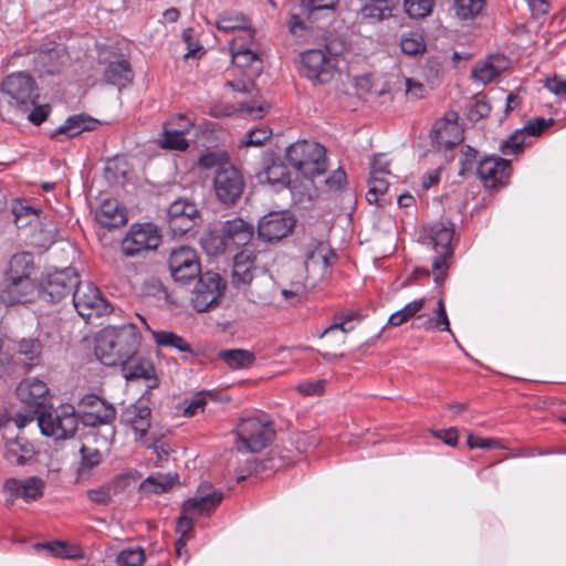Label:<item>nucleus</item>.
Masks as SVG:
<instances>
[{"instance_id":"nucleus-29","label":"nucleus","mask_w":566,"mask_h":566,"mask_svg":"<svg viewBox=\"0 0 566 566\" xmlns=\"http://www.w3.org/2000/svg\"><path fill=\"white\" fill-rule=\"evenodd\" d=\"M433 144L438 148L451 149L462 140L458 123L436 122L431 132Z\"/></svg>"},{"instance_id":"nucleus-24","label":"nucleus","mask_w":566,"mask_h":566,"mask_svg":"<svg viewBox=\"0 0 566 566\" xmlns=\"http://www.w3.org/2000/svg\"><path fill=\"white\" fill-rule=\"evenodd\" d=\"M45 483L41 478L29 476L27 479H9L3 484V490L12 500L22 499L25 502L36 501L42 497Z\"/></svg>"},{"instance_id":"nucleus-14","label":"nucleus","mask_w":566,"mask_h":566,"mask_svg":"<svg viewBox=\"0 0 566 566\" xmlns=\"http://www.w3.org/2000/svg\"><path fill=\"white\" fill-rule=\"evenodd\" d=\"M191 303L197 312L209 311L223 295L224 284L218 273L206 272L197 279Z\"/></svg>"},{"instance_id":"nucleus-59","label":"nucleus","mask_w":566,"mask_h":566,"mask_svg":"<svg viewBox=\"0 0 566 566\" xmlns=\"http://www.w3.org/2000/svg\"><path fill=\"white\" fill-rule=\"evenodd\" d=\"M196 516L187 514L181 510V515L176 522V532L180 537L190 539L193 536V521Z\"/></svg>"},{"instance_id":"nucleus-52","label":"nucleus","mask_w":566,"mask_h":566,"mask_svg":"<svg viewBox=\"0 0 566 566\" xmlns=\"http://www.w3.org/2000/svg\"><path fill=\"white\" fill-rule=\"evenodd\" d=\"M202 247L207 253L212 255L224 253L230 249L222 233L221 235L209 234L207 238L202 239Z\"/></svg>"},{"instance_id":"nucleus-4","label":"nucleus","mask_w":566,"mask_h":566,"mask_svg":"<svg viewBox=\"0 0 566 566\" xmlns=\"http://www.w3.org/2000/svg\"><path fill=\"white\" fill-rule=\"evenodd\" d=\"M1 95L11 107L24 113L36 104L39 98L38 84L30 74L13 72L3 78Z\"/></svg>"},{"instance_id":"nucleus-16","label":"nucleus","mask_w":566,"mask_h":566,"mask_svg":"<svg viewBox=\"0 0 566 566\" xmlns=\"http://www.w3.org/2000/svg\"><path fill=\"white\" fill-rule=\"evenodd\" d=\"M199 210L195 202L179 198L167 209L166 221L172 235H184L190 231L199 219Z\"/></svg>"},{"instance_id":"nucleus-10","label":"nucleus","mask_w":566,"mask_h":566,"mask_svg":"<svg viewBox=\"0 0 566 566\" xmlns=\"http://www.w3.org/2000/svg\"><path fill=\"white\" fill-rule=\"evenodd\" d=\"M168 266L174 281L180 284H189L202 274L197 251L190 247L172 250Z\"/></svg>"},{"instance_id":"nucleus-39","label":"nucleus","mask_w":566,"mask_h":566,"mask_svg":"<svg viewBox=\"0 0 566 566\" xmlns=\"http://www.w3.org/2000/svg\"><path fill=\"white\" fill-rule=\"evenodd\" d=\"M360 319L361 315L355 311L336 313L334 316L335 322L323 331L321 337H324L327 334L338 329L342 331L344 334H347L348 332L354 329V325H352V322H359Z\"/></svg>"},{"instance_id":"nucleus-3","label":"nucleus","mask_w":566,"mask_h":566,"mask_svg":"<svg viewBox=\"0 0 566 566\" xmlns=\"http://www.w3.org/2000/svg\"><path fill=\"white\" fill-rule=\"evenodd\" d=\"M289 164L305 178H314L327 169L326 150L315 142L301 140L286 149Z\"/></svg>"},{"instance_id":"nucleus-11","label":"nucleus","mask_w":566,"mask_h":566,"mask_svg":"<svg viewBox=\"0 0 566 566\" xmlns=\"http://www.w3.org/2000/svg\"><path fill=\"white\" fill-rule=\"evenodd\" d=\"M49 388L43 380L38 378H27L21 381L17 388V395L20 400L28 407V413L21 417L18 426L22 427L27 422H31L35 416L45 407L48 400Z\"/></svg>"},{"instance_id":"nucleus-30","label":"nucleus","mask_w":566,"mask_h":566,"mask_svg":"<svg viewBox=\"0 0 566 566\" xmlns=\"http://www.w3.org/2000/svg\"><path fill=\"white\" fill-rule=\"evenodd\" d=\"M96 220L107 229L118 228L127 222L125 211L116 200H105L96 211Z\"/></svg>"},{"instance_id":"nucleus-33","label":"nucleus","mask_w":566,"mask_h":566,"mask_svg":"<svg viewBox=\"0 0 566 566\" xmlns=\"http://www.w3.org/2000/svg\"><path fill=\"white\" fill-rule=\"evenodd\" d=\"M34 269L33 255L30 252H21L14 254L10 261L6 272L4 280L30 277Z\"/></svg>"},{"instance_id":"nucleus-2","label":"nucleus","mask_w":566,"mask_h":566,"mask_svg":"<svg viewBox=\"0 0 566 566\" xmlns=\"http://www.w3.org/2000/svg\"><path fill=\"white\" fill-rule=\"evenodd\" d=\"M454 234V224L449 221L434 222L423 228V242L430 245L436 256L432 261L433 280L441 285L447 275L450 262L453 258L451 241Z\"/></svg>"},{"instance_id":"nucleus-61","label":"nucleus","mask_w":566,"mask_h":566,"mask_svg":"<svg viewBox=\"0 0 566 566\" xmlns=\"http://www.w3.org/2000/svg\"><path fill=\"white\" fill-rule=\"evenodd\" d=\"M339 0H301V8L311 14L318 10H334Z\"/></svg>"},{"instance_id":"nucleus-36","label":"nucleus","mask_w":566,"mask_h":566,"mask_svg":"<svg viewBox=\"0 0 566 566\" xmlns=\"http://www.w3.org/2000/svg\"><path fill=\"white\" fill-rule=\"evenodd\" d=\"M96 120L90 116L78 114L69 117L65 123L57 128L59 134H65L69 137L80 135L82 132L95 128Z\"/></svg>"},{"instance_id":"nucleus-50","label":"nucleus","mask_w":566,"mask_h":566,"mask_svg":"<svg viewBox=\"0 0 566 566\" xmlns=\"http://www.w3.org/2000/svg\"><path fill=\"white\" fill-rule=\"evenodd\" d=\"M81 465L78 469V473L83 474L85 470H91L102 461V454L97 449H92L83 446L81 448Z\"/></svg>"},{"instance_id":"nucleus-27","label":"nucleus","mask_w":566,"mask_h":566,"mask_svg":"<svg viewBox=\"0 0 566 566\" xmlns=\"http://www.w3.org/2000/svg\"><path fill=\"white\" fill-rule=\"evenodd\" d=\"M151 410L146 406L133 405L122 413V421L135 432V439L140 440L150 428Z\"/></svg>"},{"instance_id":"nucleus-40","label":"nucleus","mask_w":566,"mask_h":566,"mask_svg":"<svg viewBox=\"0 0 566 566\" xmlns=\"http://www.w3.org/2000/svg\"><path fill=\"white\" fill-rule=\"evenodd\" d=\"M426 48L424 39L418 32L406 33L400 39V49L407 55L416 56L423 54Z\"/></svg>"},{"instance_id":"nucleus-41","label":"nucleus","mask_w":566,"mask_h":566,"mask_svg":"<svg viewBox=\"0 0 566 566\" xmlns=\"http://www.w3.org/2000/svg\"><path fill=\"white\" fill-rule=\"evenodd\" d=\"M424 305V298L415 300L405 305L403 308L395 312L389 317V324L392 326H400L409 318L413 317Z\"/></svg>"},{"instance_id":"nucleus-28","label":"nucleus","mask_w":566,"mask_h":566,"mask_svg":"<svg viewBox=\"0 0 566 566\" xmlns=\"http://www.w3.org/2000/svg\"><path fill=\"white\" fill-rule=\"evenodd\" d=\"M134 78V72L130 63L124 57H118L114 61L108 62L106 65L103 80L111 85L119 88L129 84Z\"/></svg>"},{"instance_id":"nucleus-18","label":"nucleus","mask_w":566,"mask_h":566,"mask_svg":"<svg viewBox=\"0 0 566 566\" xmlns=\"http://www.w3.org/2000/svg\"><path fill=\"white\" fill-rule=\"evenodd\" d=\"M222 500L223 493L221 491H217L210 483L203 482L198 486L196 495L184 502L182 511L195 515L196 518L209 516Z\"/></svg>"},{"instance_id":"nucleus-49","label":"nucleus","mask_w":566,"mask_h":566,"mask_svg":"<svg viewBox=\"0 0 566 566\" xmlns=\"http://www.w3.org/2000/svg\"><path fill=\"white\" fill-rule=\"evenodd\" d=\"M216 24L220 31H224V32L240 30L239 35H242L243 31L247 30L245 29L247 20L242 15H234V17L226 15V14L220 15L218 18Z\"/></svg>"},{"instance_id":"nucleus-64","label":"nucleus","mask_w":566,"mask_h":566,"mask_svg":"<svg viewBox=\"0 0 566 566\" xmlns=\"http://www.w3.org/2000/svg\"><path fill=\"white\" fill-rule=\"evenodd\" d=\"M545 87L553 94L566 99V80H562L557 76L547 77Z\"/></svg>"},{"instance_id":"nucleus-48","label":"nucleus","mask_w":566,"mask_h":566,"mask_svg":"<svg viewBox=\"0 0 566 566\" xmlns=\"http://www.w3.org/2000/svg\"><path fill=\"white\" fill-rule=\"evenodd\" d=\"M322 50L334 63H337V57L347 50V44L340 36L331 34L325 39Z\"/></svg>"},{"instance_id":"nucleus-63","label":"nucleus","mask_w":566,"mask_h":566,"mask_svg":"<svg viewBox=\"0 0 566 566\" xmlns=\"http://www.w3.org/2000/svg\"><path fill=\"white\" fill-rule=\"evenodd\" d=\"M390 161L384 154H377L370 161V175L390 176Z\"/></svg>"},{"instance_id":"nucleus-17","label":"nucleus","mask_w":566,"mask_h":566,"mask_svg":"<svg viewBox=\"0 0 566 566\" xmlns=\"http://www.w3.org/2000/svg\"><path fill=\"white\" fill-rule=\"evenodd\" d=\"M476 174L485 188L503 187L512 174L511 161L499 156L484 157L479 161Z\"/></svg>"},{"instance_id":"nucleus-44","label":"nucleus","mask_w":566,"mask_h":566,"mask_svg":"<svg viewBox=\"0 0 566 566\" xmlns=\"http://www.w3.org/2000/svg\"><path fill=\"white\" fill-rule=\"evenodd\" d=\"M160 145L165 149L171 150H186L189 146L185 135L178 133L174 129H167V126H164L163 138L160 140Z\"/></svg>"},{"instance_id":"nucleus-12","label":"nucleus","mask_w":566,"mask_h":566,"mask_svg":"<svg viewBox=\"0 0 566 566\" xmlns=\"http://www.w3.org/2000/svg\"><path fill=\"white\" fill-rule=\"evenodd\" d=\"M244 178L241 171L231 163H224L216 171L213 188L217 198L224 205H233L241 197L244 189Z\"/></svg>"},{"instance_id":"nucleus-6","label":"nucleus","mask_w":566,"mask_h":566,"mask_svg":"<svg viewBox=\"0 0 566 566\" xmlns=\"http://www.w3.org/2000/svg\"><path fill=\"white\" fill-rule=\"evenodd\" d=\"M274 434L270 422L258 418L241 419L237 426L235 448L238 451L260 452L272 442Z\"/></svg>"},{"instance_id":"nucleus-53","label":"nucleus","mask_w":566,"mask_h":566,"mask_svg":"<svg viewBox=\"0 0 566 566\" xmlns=\"http://www.w3.org/2000/svg\"><path fill=\"white\" fill-rule=\"evenodd\" d=\"M137 480V472L129 470L126 472H123L118 475H116L108 485L111 486V490L113 494H118L124 492L126 489H128L133 482Z\"/></svg>"},{"instance_id":"nucleus-34","label":"nucleus","mask_w":566,"mask_h":566,"mask_svg":"<svg viewBox=\"0 0 566 566\" xmlns=\"http://www.w3.org/2000/svg\"><path fill=\"white\" fill-rule=\"evenodd\" d=\"M151 335L159 347H171L180 353L196 356L191 345L181 336L169 331H153Z\"/></svg>"},{"instance_id":"nucleus-15","label":"nucleus","mask_w":566,"mask_h":566,"mask_svg":"<svg viewBox=\"0 0 566 566\" xmlns=\"http://www.w3.org/2000/svg\"><path fill=\"white\" fill-rule=\"evenodd\" d=\"M78 420L86 427L111 424L116 418V409L95 394L85 395L78 402Z\"/></svg>"},{"instance_id":"nucleus-42","label":"nucleus","mask_w":566,"mask_h":566,"mask_svg":"<svg viewBox=\"0 0 566 566\" xmlns=\"http://www.w3.org/2000/svg\"><path fill=\"white\" fill-rule=\"evenodd\" d=\"M388 176L370 175L368 179L369 189L366 199L369 203H378L379 198L386 193L389 187Z\"/></svg>"},{"instance_id":"nucleus-26","label":"nucleus","mask_w":566,"mask_h":566,"mask_svg":"<svg viewBox=\"0 0 566 566\" xmlns=\"http://www.w3.org/2000/svg\"><path fill=\"white\" fill-rule=\"evenodd\" d=\"M509 63L504 54L490 55L472 69L471 77L474 82L486 85L507 70Z\"/></svg>"},{"instance_id":"nucleus-13","label":"nucleus","mask_w":566,"mask_h":566,"mask_svg":"<svg viewBox=\"0 0 566 566\" xmlns=\"http://www.w3.org/2000/svg\"><path fill=\"white\" fill-rule=\"evenodd\" d=\"M300 74L314 84H324L332 80L336 63L322 49L306 50L301 54Z\"/></svg>"},{"instance_id":"nucleus-7","label":"nucleus","mask_w":566,"mask_h":566,"mask_svg":"<svg viewBox=\"0 0 566 566\" xmlns=\"http://www.w3.org/2000/svg\"><path fill=\"white\" fill-rule=\"evenodd\" d=\"M78 281V273L74 268L55 270L43 276L39 294L45 302L60 303L72 296Z\"/></svg>"},{"instance_id":"nucleus-45","label":"nucleus","mask_w":566,"mask_h":566,"mask_svg":"<svg viewBox=\"0 0 566 566\" xmlns=\"http://www.w3.org/2000/svg\"><path fill=\"white\" fill-rule=\"evenodd\" d=\"M405 11L412 19H423L432 11L433 0H403Z\"/></svg>"},{"instance_id":"nucleus-5","label":"nucleus","mask_w":566,"mask_h":566,"mask_svg":"<svg viewBox=\"0 0 566 566\" xmlns=\"http://www.w3.org/2000/svg\"><path fill=\"white\" fill-rule=\"evenodd\" d=\"M41 432L55 440L72 438L78 426V415L71 405H63L51 411L36 416Z\"/></svg>"},{"instance_id":"nucleus-23","label":"nucleus","mask_w":566,"mask_h":566,"mask_svg":"<svg viewBox=\"0 0 566 566\" xmlns=\"http://www.w3.org/2000/svg\"><path fill=\"white\" fill-rule=\"evenodd\" d=\"M256 252L245 248L233 258L231 283L238 290H245L254 277Z\"/></svg>"},{"instance_id":"nucleus-47","label":"nucleus","mask_w":566,"mask_h":566,"mask_svg":"<svg viewBox=\"0 0 566 566\" xmlns=\"http://www.w3.org/2000/svg\"><path fill=\"white\" fill-rule=\"evenodd\" d=\"M526 145L522 130L516 129L500 145V151L505 155H517L523 151Z\"/></svg>"},{"instance_id":"nucleus-62","label":"nucleus","mask_w":566,"mask_h":566,"mask_svg":"<svg viewBox=\"0 0 566 566\" xmlns=\"http://www.w3.org/2000/svg\"><path fill=\"white\" fill-rule=\"evenodd\" d=\"M467 443L471 449H504L497 439H485L474 436L473 433L468 434Z\"/></svg>"},{"instance_id":"nucleus-32","label":"nucleus","mask_w":566,"mask_h":566,"mask_svg":"<svg viewBox=\"0 0 566 566\" xmlns=\"http://www.w3.org/2000/svg\"><path fill=\"white\" fill-rule=\"evenodd\" d=\"M217 357L231 369L250 368L255 361L253 352L241 348L222 349Z\"/></svg>"},{"instance_id":"nucleus-56","label":"nucleus","mask_w":566,"mask_h":566,"mask_svg":"<svg viewBox=\"0 0 566 566\" xmlns=\"http://www.w3.org/2000/svg\"><path fill=\"white\" fill-rule=\"evenodd\" d=\"M86 495L90 501L97 505H108L113 497L111 486L107 484L101 485L96 489H90L86 491Z\"/></svg>"},{"instance_id":"nucleus-57","label":"nucleus","mask_w":566,"mask_h":566,"mask_svg":"<svg viewBox=\"0 0 566 566\" xmlns=\"http://www.w3.org/2000/svg\"><path fill=\"white\" fill-rule=\"evenodd\" d=\"M272 136V130L268 126H262L250 130L242 142L244 146H262Z\"/></svg>"},{"instance_id":"nucleus-31","label":"nucleus","mask_w":566,"mask_h":566,"mask_svg":"<svg viewBox=\"0 0 566 566\" xmlns=\"http://www.w3.org/2000/svg\"><path fill=\"white\" fill-rule=\"evenodd\" d=\"M178 482V474H164L160 472L150 474L139 485V491L144 494H161Z\"/></svg>"},{"instance_id":"nucleus-8","label":"nucleus","mask_w":566,"mask_h":566,"mask_svg":"<svg viewBox=\"0 0 566 566\" xmlns=\"http://www.w3.org/2000/svg\"><path fill=\"white\" fill-rule=\"evenodd\" d=\"M161 242V234L154 223H135L122 241V252L126 256H138L156 250Z\"/></svg>"},{"instance_id":"nucleus-1","label":"nucleus","mask_w":566,"mask_h":566,"mask_svg":"<svg viewBox=\"0 0 566 566\" xmlns=\"http://www.w3.org/2000/svg\"><path fill=\"white\" fill-rule=\"evenodd\" d=\"M142 336L136 325L106 326L96 336L95 355L105 366H117L138 354Z\"/></svg>"},{"instance_id":"nucleus-46","label":"nucleus","mask_w":566,"mask_h":566,"mask_svg":"<svg viewBox=\"0 0 566 566\" xmlns=\"http://www.w3.org/2000/svg\"><path fill=\"white\" fill-rule=\"evenodd\" d=\"M146 555L142 547L125 548L116 557L118 566H142Z\"/></svg>"},{"instance_id":"nucleus-38","label":"nucleus","mask_w":566,"mask_h":566,"mask_svg":"<svg viewBox=\"0 0 566 566\" xmlns=\"http://www.w3.org/2000/svg\"><path fill=\"white\" fill-rule=\"evenodd\" d=\"M485 0H453V10L460 20H473L485 8Z\"/></svg>"},{"instance_id":"nucleus-20","label":"nucleus","mask_w":566,"mask_h":566,"mask_svg":"<svg viewBox=\"0 0 566 566\" xmlns=\"http://www.w3.org/2000/svg\"><path fill=\"white\" fill-rule=\"evenodd\" d=\"M253 34L251 30H244L242 35H237L231 42L232 63L241 69L250 67L258 73L262 70V61L253 49Z\"/></svg>"},{"instance_id":"nucleus-51","label":"nucleus","mask_w":566,"mask_h":566,"mask_svg":"<svg viewBox=\"0 0 566 566\" xmlns=\"http://www.w3.org/2000/svg\"><path fill=\"white\" fill-rule=\"evenodd\" d=\"M427 323L429 327L444 332H451L450 322L448 318L443 298L438 300L436 315L432 318H430Z\"/></svg>"},{"instance_id":"nucleus-19","label":"nucleus","mask_w":566,"mask_h":566,"mask_svg":"<svg viewBox=\"0 0 566 566\" xmlns=\"http://www.w3.org/2000/svg\"><path fill=\"white\" fill-rule=\"evenodd\" d=\"M294 226L295 219L289 212H270L259 221L258 234L265 242L280 241L293 230Z\"/></svg>"},{"instance_id":"nucleus-54","label":"nucleus","mask_w":566,"mask_h":566,"mask_svg":"<svg viewBox=\"0 0 566 566\" xmlns=\"http://www.w3.org/2000/svg\"><path fill=\"white\" fill-rule=\"evenodd\" d=\"M42 350V345L39 339L35 338H23L19 343V353L25 357V359L33 361L39 358Z\"/></svg>"},{"instance_id":"nucleus-37","label":"nucleus","mask_w":566,"mask_h":566,"mask_svg":"<svg viewBox=\"0 0 566 566\" xmlns=\"http://www.w3.org/2000/svg\"><path fill=\"white\" fill-rule=\"evenodd\" d=\"M260 178L279 188L286 187L291 180L289 169L282 161H273L265 167Z\"/></svg>"},{"instance_id":"nucleus-25","label":"nucleus","mask_w":566,"mask_h":566,"mask_svg":"<svg viewBox=\"0 0 566 566\" xmlns=\"http://www.w3.org/2000/svg\"><path fill=\"white\" fill-rule=\"evenodd\" d=\"M222 234L230 248H253L254 228L241 218L227 220L222 226Z\"/></svg>"},{"instance_id":"nucleus-35","label":"nucleus","mask_w":566,"mask_h":566,"mask_svg":"<svg viewBox=\"0 0 566 566\" xmlns=\"http://www.w3.org/2000/svg\"><path fill=\"white\" fill-rule=\"evenodd\" d=\"M360 12L364 19L379 22L391 17L392 6L390 0H370L363 6Z\"/></svg>"},{"instance_id":"nucleus-21","label":"nucleus","mask_w":566,"mask_h":566,"mask_svg":"<svg viewBox=\"0 0 566 566\" xmlns=\"http://www.w3.org/2000/svg\"><path fill=\"white\" fill-rule=\"evenodd\" d=\"M122 374L127 381L143 379L147 389H155L159 386V379L156 375V368L149 358L133 355L119 364Z\"/></svg>"},{"instance_id":"nucleus-58","label":"nucleus","mask_w":566,"mask_h":566,"mask_svg":"<svg viewBox=\"0 0 566 566\" xmlns=\"http://www.w3.org/2000/svg\"><path fill=\"white\" fill-rule=\"evenodd\" d=\"M553 124V119H544L542 117H536L530 119L523 128L522 134L524 137L526 136H539L546 128H548Z\"/></svg>"},{"instance_id":"nucleus-9","label":"nucleus","mask_w":566,"mask_h":566,"mask_svg":"<svg viewBox=\"0 0 566 566\" xmlns=\"http://www.w3.org/2000/svg\"><path fill=\"white\" fill-rule=\"evenodd\" d=\"M72 303L78 315L86 319L111 313L109 303L102 296L99 289L88 281H78L72 294Z\"/></svg>"},{"instance_id":"nucleus-43","label":"nucleus","mask_w":566,"mask_h":566,"mask_svg":"<svg viewBox=\"0 0 566 566\" xmlns=\"http://www.w3.org/2000/svg\"><path fill=\"white\" fill-rule=\"evenodd\" d=\"M490 112L491 106L485 96L476 95L469 102L467 117L470 122L476 123L489 116Z\"/></svg>"},{"instance_id":"nucleus-55","label":"nucleus","mask_w":566,"mask_h":566,"mask_svg":"<svg viewBox=\"0 0 566 566\" xmlns=\"http://www.w3.org/2000/svg\"><path fill=\"white\" fill-rule=\"evenodd\" d=\"M230 163L223 153L208 151L198 159V166L203 169L216 168V171L224 164Z\"/></svg>"},{"instance_id":"nucleus-22","label":"nucleus","mask_w":566,"mask_h":566,"mask_svg":"<svg viewBox=\"0 0 566 566\" xmlns=\"http://www.w3.org/2000/svg\"><path fill=\"white\" fill-rule=\"evenodd\" d=\"M39 290L31 277L4 280L0 291V300L6 305L31 302L36 293H39Z\"/></svg>"},{"instance_id":"nucleus-60","label":"nucleus","mask_w":566,"mask_h":566,"mask_svg":"<svg viewBox=\"0 0 566 566\" xmlns=\"http://www.w3.org/2000/svg\"><path fill=\"white\" fill-rule=\"evenodd\" d=\"M165 125L167 129H174L184 135L188 134L190 129L193 127V122L187 117L185 114H177L170 117Z\"/></svg>"}]
</instances>
